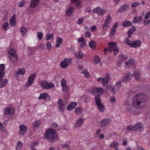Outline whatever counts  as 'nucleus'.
<instances>
[{"mask_svg": "<svg viewBox=\"0 0 150 150\" xmlns=\"http://www.w3.org/2000/svg\"><path fill=\"white\" fill-rule=\"evenodd\" d=\"M133 105L138 109H141L145 107L146 100L144 96L142 94H137L133 97L132 100Z\"/></svg>", "mask_w": 150, "mask_h": 150, "instance_id": "obj_1", "label": "nucleus"}, {"mask_svg": "<svg viewBox=\"0 0 150 150\" xmlns=\"http://www.w3.org/2000/svg\"><path fill=\"white\" fill-rule=\"evenodd\" d=\"M45 136L46 138L51 143L56 142L58 139V136L56 134L55 131L52 129L46 131L45 132Z\"/></svg>", "mask_w": 150, "mask_h": 150, "instance_id": "obj_2", "label": "nucleus"}, {"mask_svg": "<svg viewBox=\"0 0 150 150\" xmlns=\"http://www.w3.org/2000/svg\"><path fill=\"white\" fill-rule=\"evenodd\" d=\"M127 129L129 131H134L139 133L144 131V128L141 122H139L134 125H130L127 126Z\"/></svg>", "mask_w": 150, "mask_h": 150, "instance_id": "obj_3", "label": "nucleus"}, {"mask_svg": "<svg viewBox=\"0 0 150 150\" xmlns=\"http://www.w3.org/2000/svg\"><path fill=\"white\" fill-rule=\"evenodd\" d=\"M8 57L10 60L13 62H15L17 60L18 56L14 49H11L9 50L8 53Z\"/></svg>", "mask_w": 150, "mask_h": 150, "instance_id": "obj_4", "label": "nucleus"}, {"mask_svg": "<svg viewBox=\"0 0 150 150\" xmlns=\"http://www.w3.org/2000/svg\"><path fill=\"white\" fill-rule=\"evenodd\" d=\"M125 40H126V43L130 47L136 48L139 47L141 45V42L139 40L131 41L129 40L127 38H126Z\"/></svg>", "mask_w": 150, "mask_h": 150, "instance_id": "obj_5", "label": "nucleus"}, {"mask_svg": "<svg viewBox=\"0 0 150 150\" xmlns=\"http://www.w3.org/2000/svg\"><path fill=\"white\" fill-rule=\"evenodd\" d=\"M40 85L43 88L46 89L53 88L54 86V85L53 83H48L45 80L42 81Z\"/></svg>", "mask_w": 150, "mask_h": 150, "instance_id": "obj_6", "label": "nucleus"}, {"mask_svg": "<svg viewBox=\"0 0 150 150\" xmlns=\"http://www.w3.org/2000/svg\"><path fill=\"white\" fill-rule=\"evenodd\" d=\"M72 61V59H67L65 58L61 63L60 66L63 69L66 68L68 67L69 64L71 63Z\"/></svg>", "mask_w": 150, "mask_h": 150, "instance_id": "obj_7", "label": "nucleus"}, {"mask_svg": "<svg viewBox=\"0 0 150 150\" xmlns=\"http://www.w3.org/2000/svg\"><path fill=\"white\" fill-rule=\"evenodd\" d=\"M5 73V67L4 64H0V83L3 80V79Z\"/></svg>", "mask_w": 150, "mask_h": 150, "instance_id": "obj_8", "label": "nucleus"}, {"mask_svg": "<svg viewBox=\"0 0 150 150\" xmlns=\"http://www.w3.org/2000/svg\"><path fill=\"white\" fill-rule=\"evenodd\" d=\"M109 123V119L107 118L103 119L98 122L100 127L101 128L106 126Z\"/></svg>", "mask_w": 150, "mask_h": 150, "instance_id": "obj_9", "label": "nucleus"}, {"mask_svg": "<svg viewBox=\"0 0 150 150\" xmlns=\"http://www.w3.org/2000/svg\"><path fill=\"white\" fill-rule=\"evenodd\" d=\"M126 109L127 110L132 114L135 115L137 113V112L135 108H133L132 105L129 104H127Z\"/></svg>", "mask_w": 150, "mask_h": 150, "instance_id": "obj_10", "label": "nucleus"}, {"mask_svg": "<svg viewBox=\"0 0 150 150\" xmlns=\"http://www.w3.org/2000/svg\"><path fill=\"white\" fill-rule=\"evenodd\" d=\"M132 77V76L129 72L126 73L125 74V77L122 79V81L124 83H126L127 81H129Z\"/></svg>", "mask_w": 150, "mask_h": 150, "instance_id": "obj_11", "label": "nucleus"}, {"mask_svg": "<svg viewBox=\"0 0 150 150\" xmlns=\"http://www.w3.org/2000/svg\"><path fill=\"white\" fill-rule=\"evenodd\" d=\"M93 13H96L98 15L103 16L105 13V11L100 8H97L93 10Z\"/></svg>", "mask_w": 150, "mask_h": 150, "instance_id": "obj_12", "label": "nucleus"}, {"mask_svg": "<svg viewBox=\"0 0 150 150\" xmlns=\"http://www.w3.org/2000/svg\"><path fill=\"white\" fill-rule=\"evenodd\" d=\"M104 92V90L103 88L98 87L94 88L91 91V93L93 95H95L98 93H102Z\"/></svg>", "mask_w": 150, "mask_h": 150, "instance_id": "obj_13", "label": "nucleus"}, {"mask_svg": "<svg viewBox=\"0 0 150 150\" xmlns=\"http://www.w3.org/2000/svg\"><path fill=\"white\" fill-rule=\"evenodd\" d=\"M42 98L46 100H50V98L47 93H41L38 98L39 99Z\"/></svg>", "mask_w": 150, "mask_h": 150, "instance_id": "obj_14", "label": "nucleus"}, {"mask_svg": "<svg viewBox=\"0 0 150 150\" xmlns=\"http://www.w3.org/2000/svg\"><path fill=\"white\" fill-rule=\"evenodd\" d=\"M129 8V5L128 4H125L122 5L119 9L118 12L119 13H123L128 10Z\"/></svg>", "mask_w": 150, "mask_h": 150, "instance_id": "obj_15", "label": "nucleus"}, {"mask_svg": "<svg viewBox=\"0 0 150 150\" xmlns=\"http://www.w3.org/2000/svg\"><path fill=\"white\" fill-rule=\"evenodd\" d=\"M19 128L21 130V131L19 132V134L21 136H23L27 131V128L25 126L23 125H20Z\"/></svg>", "mask_w": 150, "mask_h": 150, "instance_id": "obj_16", "label": "nucleus"}, {"mask_svg": "<svg viewBox=\"0 0 150 150\" xmlns=\"http://www.w3.org/2000/svg\"><path fill=\"white\" fill-rule=\"evenodd\" d=\"M14 112V110H11V109L9 107H6L4 110V114L6 115L9 114L10 115H12Z\"/></svg>", "mask_w": 150, "mask_h": 150, "instance_id": "obj_17", "label": "nucleus"}, {"mask_svg": "<svg viewBox=\"0 0 150 150\" xmlns=\"http://www.w3.org/2000/svg\"><path fill=\"white\" fill-rule=\"evenodd\" d=\"M78 42L79 43L81 42L80 46L81 48H83L86 46V42L84 38L83 37H81L79 38L78 40Z\"/></svg>", "mask_w": 150, "mask_h": 150, "instance_id": "obj_18", "label": "nucleus"}, {"mask_svg": "<svg viewBox=\"0 0 150 150\" xmlns=\"http://www.w3.org/2000/svg\"><path fill=\"white\" fill-rule=\"evenodd\" d=\"M109 48L108 51L109 52H111L112 51L115 49L116 47H117L116 44L113 42H109L108 43Z\"/></svg>", "mask_w": 150, "mask_h": 150, "instance_id": "obj_19", "label": "nucleus"}, {"mask_svg": "<svg viewBox=\"0 0 150 150\" xmlns=\"http://www.w3.org/2000/svg\"><path fill=\"white\" fill-rule=\"evenodd\" d=\"M143 17V15L134 17L132 20V23H140V22L142 21Z\"/></svg>", "mask_w": 150, "mask_h": 150, "instance_id": "obj_20", "label": "nucleus"}, {"mask_svg": "<svg viewBox=\"0 0 150 150\" xmlns=\"http://www.w3.org/2000/svg\"><path fill=\"white\" fill-rule=\"evenodd\" d=\"M77 103L76 102H73L69 104L67 106V109L68 110H71L74 108L76 107Z\"/></svg>", "mask_w": 150, "mask_h": 150, "instance_id": "obj_21", "label": "nucleus"}, {"mask_svg": "<svg viewBox=\"0 0 150 150\" xmlns=\"http://www.w3.org/2000/svg\"><path fill=\"white\" fill-rule=\"evenodd\" d=\"M58 107L60 111H62L64 109L63 108L64 105L63 104V100L61 98H59L58 102Z\"/></svg>", "mask_w": 150, "mask_h": 150, "instance_id": "obj_22", "label": "nucleus"}, {"mask_svg": "<svg viewBox=\"0 0 150 150\" xmlns=\"http://www.w3.org/2000/svg\"><path fill=\"white\" fill-rule=\"evenodd\" d=\"M136 30L135 27L134 26L132 25L130 28L129 30L127 32L129 38H130L131 37L132 34Z\"/></svg>", "mask_w": 150, "mask_h": 150, "instance_id": "obj_23", "label": "nucleus"}, {"mask_svg": "<svg viewBox=\"0 0 150 150\" xmlns=\"http://www.w3.org/2000/svg\"><path fill=\"white\" fill-rule=\"evenodd\" d=\"M110 76L108 74H106L105 75V78H104L102 80V82L103 86H105L108 83L109 79Z\"/></svg>", "mask_w": 150, "mask_h": 150, "instance_id": "obj_24", "label": "nucleus"}, {"mask_svg": "<svg viewBox=\"0 0 150 150\" xmlns=\"http://www.w3.org/2000/svg\"><path fill=\"white\" fill-rule=\"evenodd\" d=\"M40 2V0H32L30 5V7L33 8L36 7Z\"/></svg>", "mask_w": 150, "mask_h": 150, "instance_id": "obj_25", "label": "nucleus"}, {"mask_svg": "<svg viewBox=\"0 0 150 150\" xmlns=\"http://www.w3.org/2000/svg\"><path fill=\"white\" fill-rule=\"evenodd\" d=\"M74 11V8L72 6L69 7L67 10L66 12V14L68 16H71L73 13Z\"/></svg>", "mask_w": 150, "mask_h": 150, "instance_id": "obj_26", "label": "nucleus"}, {"mask_svg": "<svg viewBox=\"0 0 150 150\" xmlns=\"http://www.w3.org/2000/svg\"><path fill=\"white\" fill-rule=\"evenodd\" d=\"M83 119L81 118L78 120L74 125L75 127L76 128L78 127H80L83 123Z\"/></svg>", "mask_w": 150, "mask_h": 150, "instance_id": "obj_27", "label": "nucleus"}, {"mask_svg": "<svg viewBox=\"0 0 150 150\" xmlns=\"http://www.w3.org/2000/svg\"><path fill=\"white\" fill-rule=\"evenodd\" d=\"M132 23L129 21H127L125 20L123 21L122 23V26L124 27H127L130 26L132 25Z\"/></svg>", "mask_w": 150, "mask_h": 150, "instance_id": "obj_28", "label": "nucleus"}, {"mask_svg": "<svg viewBox=\"0 0 150 150\" xmlns=\"http://www.w3.org/2000/svg\"><path fill=\"white\" fill-rule=\"evenodd\" d=\"M99 110L102 112H103L105 110V106L101 103L96 105Z\"/></svg>", "mask_w": 150, "mask_h": 150, "instance_id": "obj_29", "label": "nucleus"}, {"mask_svg": "<svg viewBox=\"0 0 150 150\" xmlns=\"http://www.w3.org/2000/svg\"><path fill=\"white\" fill-rule=\"evenodd\" d=\"M62 39L60 37H57V40L56 42L57 44L55 46L56 47H59L61 44L62 42Z\"/></svg>", "mask_w": 150, "mask_h": 150, "instance_id": "obj_30", "label": "nucleus"}, {"mask_svg": "<svg viewBox=\"0 0 150 150\" xmlns=\"http://www.w3.org/2000/svg\"><path fill=\"white\" fill-rule=\"evenodd\" d=\"M74 55L77 58L81 59L82 58L83 54L81 51H80L78 53H75Z\"/></svg>", "mask_w": 150, "mask_h": 150, "instance_id": "obj_31", "label": "nucleus"}, {"mask_svg": "<svg viewBox=\"0 0 150 150\" xmlns=\"http://www.w3.org/2000/svg\"><path fill=\"white\" fill-rule=\"evenodd\" d=\"M95 99L96 105L101 103V100L99 95H97L95 97Z\"/></svg>", "mask_w": 150, "mask_h": 150, "instance_id": "obj_32", "label": "nucleus"}, {"mask_svg": "<svg viewBox=\"0 0 150 150\" xmlns=\"http://www.w3.org/2000/svg\"><path fill=\"white\" fill-rule=\"evenodd\" d=\"M96 44L95 42L91 40L89 43V46L91 48H94L95 47Z\"/></svg>", "mask_w": 150, "mask_h": 150, "instance_id": "obj_33", "label": "nucleus"}, {"mask_svg": "<svg viewBox=\"0 0 150 150\" xmlns=\"http://www.w3.org/2000/svg\"><path fill=\"white\" fill-rule=\"evenodd\" d=\"M36 76V73H34L29 76L28 78V80L30 81H32L33 82Z\"/></svg>", "mask_w": 150, "mask_h": 150, "instance_id": "obj_34", "label": "nucleus"}, {"mask_svg": "<svg viewBox=\"0 0 150 150\" xmlns=\"http://www.w3.org/2000/svg\"><path fill=\"white\" fill-rule=\"evenodd\" d=\"M134 77L136 80H138L139 79L140 76V74L139 71H134Z\"/></svg>", "mask_w": 150, "mask_h": 150, "instance_id": "obj_35", "label": "nucleus"}, {"mask_svg": "<svg viewBox=\"0 0 150 150\" xmlns=\"http://www.w3.org/2000/svg\"><path fill=\"white\" fill-rule=\"evenodd\" d=\"M135 61L132 59H130L129 62H126L125 64L127 65L128 67L129 65H132L134 63Z\"/></svg>", "mask_w": 150, "mask_h": 150, "instance_id": "obj_36", "label": "nucleus"}, {"mask_svg": "<svg viewBox=\"0 0 150 150\" xmlns=\"http://www.w3.org/2000/svg\"><path fill=\"white\" fill-rule=\"evenodd\" d=\"M27 32V30L24 27H22L20 29V32L23 35H25Z\"/></svg>", "mask_w": 150, "mask_h": 150, "instance_id": "obj_37", "label": "nucleus"}, {"mask_svg": "<svg viewBox=\"0 0 150 150\" xmlns=\"http://www.w3.org/2000/svg\"><path fill=\"white\" fill-rule=\"evenodd\" d=\"M25 69L24 68H21L18 71L16 72V74L18 75L20 74L21 75H23L25 73Z\"/></svg>", "mask_w": 150, "mask_h": 150, "instance_id": "obj_38", "label": "nucleus"}, {"mask_svg": "<svg viewBox=\"0 0 150 150\" xmlns=\"http://www.w3.org/2000/svg\"><path fill=\"white\" fill-rule=\"evenodd\" d=\"M82 73L84 74L85 76V77L86 78H88L90 77V74L87 70H83L82 71Z\"/></svg>", "mask_w": 150, "mask_h": 150, "instance_id": "obj_39", "label": "nucleus"}, {"mask_svg": "<svg viewBox=\"0 0 150 150\" xmlns=\"http://www.w3.org/2000/svg\"><path fill=\"white\" fill-rule=\"evenodd\" d=\"M23 144L21 141H19L17 142L16 149H19L21 148Z\"/></svg>", "mask_w": 150, "mask_h": 150, "instance_id": "obj_40", "label": "nucleus"}, {"mask_svg": "<svg viewBox=\"0 0 150 150\" xmlns=\"http://www.w3.org/2000/svg\"><path fill=\"white\" fill-rule=\"evenodd\" d=\"M9 25V24L8 23H4L2 25V28L6 30H8Z\"/></svg>", "mask_w": 150, "mask_h": 150, "instance_id": "obj_41", "label": "nucleus"}, {"mask_svg": "<svg viewBox=\"0 0 150 150\" xmlns=\"http://www.w3.org/2000/svg\"><path fill=\"white\" fill-rule=\"evenodd\" d=\"M118 145V143L116 142H114L110 144V146L112 148H115L117 147Z\"/></svg>", "mask_w": 150, "mask_h": 150, "instance_id": "obj_42", "label": "nucleus"}, {"mask_svg": "<svg viewBox=\"0 0 150 150\" xmlns=\"http://www.w3.org/2000/svg\"><path fill=\"white\" fill-rule=\"evenodd\" d=\"M53 35H54L53 33H52L51 34H50L48 33L46 35V40H48L52 39L53 37Z\"/></svg>", "mask_w": 150, "mask_h": 150, "instance_id": "obj_43", "label": "nucleus"}, {"mask_svg": "<svg viewBox=\"0 0 150 150\" xmlns=\"http://www.w3.org/2000/svg\"><path fill=\"white\" fill-rule=\"evenodd\" d=\"M95 63H94V64H96L98 63L100 61V60L98 59V57L97 55H96L94 58Z\"/></svg>", "mask_w": 150, "mask_h": 150, "instance_id": "obj_44", "label": "nucleus"}, {"mask_svg": "<svg viewBox=\"0 0 150 150\" xmlns=\"http://www.w3.org/2000/svg\"><path fill=\"white\" fill-rule=\"evenodd\" d=\"M8 82V79H6L3 80L2 82L0 84V85L2 87H3L5 86L7 83Z\"/></svg>", "mask_w": 150, "mask_h": 150, "instance_id": "obj_45", "label": "nucleus"}, {"mask_svg": "<svg viewBox=\"0 0 150 150\" xmlns=\"http://www.w3.org/2000/svg\"><path fill=\"white\" fill-rule=\"evenodd\" d=\"M82 108L81 107H77L75 109V112L76 114H79Z\"/></svg>", "mask_w": 150, "mask_h": 150, "instance_id": "obj_46", "label": "nucleus"}, {"mask_svg": "<svg viewBox=\"0 0 150 150\" xmlns=\"http://www.w3.org/2000/svg\"><path fill=\"white\" fill-rule=\"evenodd\" d=\"M37 36L38 38L40 40L43 37V34L41 32H38L37 33Z\"/></svg>", "mask_w": 150, "mask_h": 150, "instance_id": "obj_47", "label": "nucleus"}, {"mask_svg": "<svg viewBox=\"0 0 150 150\" xmlns=\"http://www.w3.org/2000/svg\"><path fill=\"white\" fill-rule=\"evenodd\" d=\"M39 122L36 121L33 123V125L35 128H37L39 127Z\"/></svg>", "mask_w": 150, "mask_h": 150, "instance_id": "obj_48", "label": "nucleus"}, {"mask_svg": "<svg viewBox=\"0 0 150 150\" xmlns=\"http://www.w3.org/2000/svg\"><path fill=\"white\" fill-rule=\"evenodd\" d=\"M116 33V29L112 28L111 29V33L110 34V36L114 35Z\"/></svg>", "mask_w": 150, "mask_h": 150, "instance_id": "obj_49", "label": "nucleus"}, {"mask_svg": "<svg viewBox=\"0 0 150 150\" xmlns=\"http://www.w3.org/2000/svg\"><path fill=\"white\" fill-rule=\"evenodd\" d=\"M47 47L48 50H50L52 48V45L49 42H47Z\"/></svg>", "mask_w": 150, "mask_h": 150, "instance_id": "obj_50", "label": "nucleus"}, {"mask_svg": "<svg viewBox=\"0 0 150 150\" xmlns=\"http://www.w3.org/2000/svg\"><path fill=\"white\" fill-rule=\"evenodd\" d=\"M144 25L146 26H148L150 23V21L149 20H145L144 18Z\"/></svg>", "mask_w": 150, "mask_h": 150, "instance_id": "obj_51", "label": "nucleus"}, {"mask_svg": "<svg viewBox=\"0 0 150 150\" xmlns=\"http://www.w3.org/2000/svg\"><path fill=\"white\" fill-rule=\"evenodd\" d=\"M84 19V18L83 17L79 18L78 20L77 21V23L79 25L83 23Z\"/></svg>", "mask_w": 150, "mask_h": 150, "instance_id": "obj_52", "label": "nucleus"}, {"mask_svg": "<svg viewBox=\"0 0 150 150\" xmlns=\"http://www.w3.org/2000/svg\"><path fill=\"white\" fill-rule=\"evenodd\" d=\"M67 83L66 81L64 79H62L61 81V86H64Z\"/></svg>", "mask_w": 150, "mask_h": 150, "instance_id": "obj_53", "label": "nucleus"}, {"mask_svg": "<svg viewBox=\"0 0 150 150\" xmlns=\"http://www.w3.org/2000/svg\"><path fill=\"white\" fill-rule=\"evenodd\" d=\"M120 57L123 60H125L127 58V55H123L121 54L120 56Z\"/></svg>", "mask_w": 150, "mask_h": 150, "instance_id": "obj_54", "label": "nucleus"}, {"mask_svg": "<svg viewBox=\"0 0 150 150\" xmlns=\"http://www.w3.org/2000/svg\"><path fill=\"white\" fill-rule=\"evenodd\" d=\"M16 21L15 18L12 19V18H11L10 21V23L11 25H13L15 24Z\"/></svg>", "mask_w": 150, "mask_h": 150, "instance_id": "obj_55", "label": "nucleus"}, {"mask_svg": "<svg viewBox=\"0 0 150 150\" xmlns=\"http://www.w3.org/2000/svg\"><path fill=\"white\" fill-rule=\"evenodd\" d=\"M111 18L109 15H108V16L106 17V19L105 21V22H107L108 23H109V22H111Z\"/></svg>", "mask_w": 150, "mask_h": 150, "instance_id": "obj_56", "label": "nucleus"}, {"mask_svg": "<svg viewBox=\"0 0 150 150\" xmlns=\"http://www.w3.org/2000/svg\"><path fill=\"white\" fill-rule=\"evenodd\" d=\"M108 23L105 22L104 25L103 27V29L104 30H105L108 28Z\"/></svg>", "mask_w": 150, "mask_h": 150, "instance_id": "obj_57", "label": "nucleus"}, {"mask_svg": "<svg viewBox=\"0 0 150 150\" xmlns=\"http://www.w3.org/2000/svg\"><path fill=\"white\" fill-rule=\"evenodd\" d=\"M121 87V82L120 81H118L116 82L115 85V87H117L118 88Z\"/></svg>", "mask_w": 150, "mask_h": 150, "instance_id": "obj_58", "label": "nucleus"}, {"mask_svg": "<svg viewBox=\"0 0 150 150\" xmlns=\"http://www.w3.org/2000/svg\"><path fill=\"white\" fill-rule=\"evenodd\" d=\"M140 3H138L137 2H135L133 3H132L131 5V6L132 8H135L136 6H137L138 5H139L140 4Z\"/></svg>", "mask_w": 150, "mask_h": 150, "instance_id": "obj_59", "label": "nucleus"}, {"mask_svg": "<svg viewBox=\"0 0 150 150\" xmlns=\"http://www.w3.org/2000/svg\"><path fill=\"white\" fill-rule=\"evenodd\" d=\"M107 88L109 90H111L113 91H114L115 89L114 87H112L111 86L109 85H107Z\"/></svg>", "mask_w": 150, "mask_h": 150, "instance_id": "obj_60", "label": "nucleus"}, {"mask_svg": "<svg viewBox=\"0 0 150 150\" xmlns=\"http://www.w3.org/2000/svg\"><path fill=\"white\" fill-rule=\"evenodd\" d=\"M33 82L32 81H30L28 80V81L26 84V86L27 87H30L33 83Z\"/></svg>", "mask_w": 150, "mask_h": 150, "instance_id": "obj_61", "label": "nucleus"}, {"mask_svg": "<svg viewBox=\"0 0 150 150\" xmlns=\"http://www.w3.org/2000/svg\"><path fill=\"white\" fill-rule=\"evenodd\" d=\"M62 86V87L63 91H64L65 92L68 89V86H67L66 85H64V86Z\"/></svg>", "mask_w": 150, "mask_h": 150, "instance_id": "obj_62", "label": "nucleus"}, {"mask_svg": "<svg viewBox=\"0 0 150 150\" xmlns=\"http://www.w3.org/2000/svg\"><path fill=\"white\" fill-rule=\"evenodd\" d=\"M45 47V44L44 43L41 44L39 45L38 46V48L40 50H42L43 49L44 47Z\"/></svg>", "mask_w": 150, "mask_h": 150, "instance_id": "obj_63", "label": "nucleus"}, {"mask_svg": "<svg viewBox=\"0 0 150 150\" xmlns=\"http://www.w3.org/2000/svg\"><path fill=\"white\" fill-rule=\"evenodd\" d=\"M85 34L86 37H90L91 36V33L88 31H86Z\"/></svg>", "mask_w": 150, "mask_h": 150, "instance_id": "obj_64", "label": "nucleus"}]
</instances>
